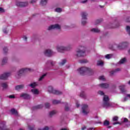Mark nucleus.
Returning <instances> with one entry per match:
<instances>
[{
    "instance_id": "obj_54",
    "label": "nucleus",
    "mask_w": 130,
    "mask_h": 130,
    "mask_svg": "<svg viewBox=\"0 0 130 130\" xmlns=\"http://www.w3.org/2000/svg\"><path fill=\"white\" fill-rule=\"evenodd\" d=\"M113 125H115V124H120V123L119 122H115L113 123Z\"/></svg>"
},
{
    "instance_id": "obj_12",
    "label": "nucleus",
    "mask_w": 130,
    "mask_h": 130,
    "mask_svg": "<svg viewBox=\"0 0 130 130\" xmlns=\"http://www.w3.org/2000/svg\"><path fill=\"white\" fill-rule=\"evenodd\" d=\"M20 97L24 98V99H30V95L26 93H22L20 95Z\"/></svg>"
},
{
    "instance_id": "obj_55",
    "label": "nucleus",
    "mask_w": 130,
    "mask_h": 130,
    "mask_svg": "<svg viewBox=\"0 0 130 130\" xmlns=\"http://www.w3.org/2000/svg\"><path fill=\"white\" fill-rule=\"evenodd\" d=\"M37 2V0H32L31 1H30V4H34Z\"/></svg>"
},
{
    "instance_id": "obj_18",
    "label": "nucleus",
    "mask_w": 130,
    "mask_h": 130,
    "mask_svg": "<svg viewBox=\"0 0 130 130\" xmlns=\"http://www.w3.org/2000/svg\"><path fill=\"white\" fill-rule=\"evenodd\" d=\"M23 88H24V85H17L16 86H15V90H17V91H19V90L23 89Z\"/></svg>"
},
{
    "instance_id": "obj_39",
    "label": "nucleus",
    "mask_w": 130,
    "mask_h": 130,
    "mask_svg": "<svg viewBox=\"0 0 130 130\" xmlns=\"http://www.w3.org/2000/svg\"><path fill=\"white\" fill-rule=\"evenodd\" d=\"M61 8H58L55 9V12H57V13H61Z\"/></svg>"
},
{
    "instance_id": "obj_40",
    "label": "nucleus",
    "mask_w": 130,
    "mask_h": 130,
    "mask_svg": "<svg viewBox=\"0 0 130 130\" xmlns=\"http://www.w3.org/2000/svg\"><path fill=\"white\" fill-rule=\"evenodd\" d=\"M98 93L101 96H105L104 92L102 91H99Z\"/></svg>"
},
{
    "instance_id": "obj_49",
    "label": "nucleus",
    "mask_w": 130,
    "mask_h": 130,
    "mask_svg": "<svg viewBox=\"0 0 130 130\" xmlns=\"http://www.w3.org/2000/svg\"><path fill=\"white\" fill-rule=\"evenodd\" d=\"M125 21L127 22H130V17H127Z\"/></svg>"
},
{
    "instance_id": "obj_7",
    "label": "nucleus",
    "mask_w": 130,
    "mask_h": 130,
    "mask_svg": "<svg viewBox=\"0 0 130 130\" xmlns=\"http://www.w3.org/2000/svg\"><path fill=\"white\" fill-rule=\"evenodd\" d=\"M82 113L85 115H87L89 113V110H88V105H83L82 107Z\"/></svg>"
},
{
    "instance_id": "obj_62",
    "label": "nucleus",
    "mask_w": 130,
    "mask_h": 130,
    "mask_svg": "<svg viewBox=\"0 0 130 130\" xmlns=\"http://www.w3.org/2000/svg\"><path fill=\"white\" fill-rule=\"evenodd\" d=\"M88 130H95V129H94V128L93 127H90V128H89Z\"/></svg>"
},
{
    "instance_id": "obj_64",
    "label": "nucleus",
    "mask_w": 130,
    "mask_h": 130,
    "mask_svg": "<svg viewBox=\"0 0 130 130\" xmlns=\"http://www.w3.org/2000/svg\"><path fill=\"white\" fill-rule=\"evenodd\" d=\"M61 130H67V128H62Z\"/></svg>"
},
{
    "instance_id": "obj_9",
    "label": "nucleus",
    "mask_w": 130,
    "mask_h": 130,
    "mask_svg": "<svg viewBox=\"0 0 130 130\" xmlns=\"http://www.w3.org/2000/svg\"><path fill=\"white\" fill-rule=\"evenodd\" d=\"M16 6L19 8H24L28 6V2H17Z\"/></svg>"
},
{
    "instance_id": "obj_57",
    "label": "nucleus",
    "mask_w": 130,
    "mask_h": 130,
    "mask_svg": "<svg viewBox=\"0 0 130 130\" xmlns=\"http://www.w3.org/2000/svg\"><path fill=\"white\" fill-rule=\"evenodd\" d=\"M128 121V119H127V118H125L124 119V122H127Z\"/></svg>"
},
{
    "instance_id": "obj_42",
    "label": "nucleus",
    "mask_w": 130,
    "mask_h": 130,
    "mask_svg": "<svg viewBox=\"0 0 130 130\" xmlns=\"http://www.w3.org/2000/svg\"><path fill=\"white\" fill-rule=\"evenodd\" d=\"M118 120V117L115 116L113 118V121H117Z\"/></svg>"
},
{
    "instance_id": "obj_45",
    "label": "nucleus",
    "mask_w": 130,
    "mask_h": 130,
    "mask_svg": "<svg viewBox=\"0 0 130 130\" xmlns=\"http://www.w3.org/2000/svg\"><path fill=\"white\" fill-rule=\"evenodd\" d=\"M49 127H48V126H45V127L42 129H41V128L39 129V130H49Z\"/></svg>"
},
{
    "instance_id": "obj_61",
    "label": "nucleus",
    "mask_w": 130,
    "mask_h": 130,
    "mask_svg": "<svg viewBox=\"0 0 130 130\" xmlns=\"http://www.w3.org/2000/svg\"><path fill=\"white\" fill-rule=\"evenodd\" d=\"M87 1L88 0H85V1H82V4H85V3H87Z\"/></svg>"
},
{
    "instance_id": "obj_14",
    "label": "nucleus",
    "mask_w": 130,
    "mask_h": 130,
    "mask_svg": "<svg viewBox=\"0 0 130 130\" xmlns=\"http://www.w3.org/2000/svg\"><path fill=\"white\" fill-rule=\"evenodd\" d=\"M111 105L109 102H104L103 103V107L107 108V107H110Z\"/></svg>"
},
{
    "instance_id": "obj_32",
    "label": "nucleus",
    "mask_w": 130,
    "mask_h": 130,
    "mask_svg": "<svg viewBox=\"0 0 130 130\" xmlns=\"http://www.w3.org/2000/svg\"><path fill=\"white\" fill-rule=\"evenodd\" d=\"M80 97H82V98H86V94H85V92L83 91H82L80 93Z\"/></svg>"
},
{
    "instance_id": "obj_60",
    "label": "nucleus",
    "mask_w": 130,
    "mask_h": 130,
    "mask_svg": "<svg viewBox=\"0 0 130 130\" xmlns=\"http://www.w3.org/2000/svg\"><path fill=\"white\" fill-rule=\"evenodd\" d=\"M76 107L78 108L80 107V104H79V103H76Z\"/></svg>"
},
{
    "instance_id": "obj_11",
    "label": "nucleus",
    "mask_w": 130,
    "mask_h": 130,
    "mask_svg": "<svg viewBox=\"0 0 130 130\" xmlns=\"http://www.w3.org/2000/svg\"><path fill=\"white\" fill-rule=\"evenodd\" d=\"M44 53L46 56H48L49 57L52 55L53 52L51 50L48 49L45 50Z\"/></svg>"
},
{
    "instance_id": "obj_43",
    "label": "nucleus",
    "mask_w": 130,
    "mask_h": 130,
    "mask_svg": "<svg viewBox=\"0 0 130 130\" xmlns=\"http://www.w3.org/2000/svg\"><path fill=\"white\" fill-rule=\"evenodd\" d=\"M126 31L128 32L129 35H130V27L129 26H126Z\"/></svg>"
},
{
    "instance_id": "obj_56",
    "label": "nucleus",
    "mask_w": 130,
    "mask_h": 130,
    "mask_svg": "<svg viewBox=\"0 0 130 130\" xmlns=\"http://www.w3.org/2000/svg\"><path fill=\"white\" fill-rule=\"evenodd\" d=\"M3 32L5 34H7V33H8V30H7V29H3Z\"/></svg>"
},
{
    "instance_id": "obj_6",
    "label": "nucleus",
    "mask_w": 130,
    "mask_h": 130,
    "mask_svg": "<svg viewBox=\"0 0 130 130\" xmlns=\"http://www.w3.org/2000/svg\"><path fill=\"white\" fill-rule=\"evenodd\" d=\"M128 46V43H127V42H123L120 43L117 46V48H118V49H124V48H125V47H127V46Z\"/></svg>"
},
{
    "instance_id": "obj_20",
    "label": "nucleus",
    "mask_w": 130,
    "mask_h": 130,
    "mask_svg": "<svg viewBox=\"0 0 130 130\" xmlns=\"http://www.w3.org/2000/svg\"><path fill=\"white\" fill-rule=\"evenodd\" d=\"M31 92L35 95H38V94H39V91H38V89H31Z\"/></svg>"
},
{
    "instance_id": "obj_31",
    "label": "nucleus",
    "mask_w": 130,
    "mask_h": 130,
    "mask_svg": "<svg viewBox=\"0 0 130 130\" xmlns=\"http://www.w3.org/2000/svg\"><path fill=\"white\" fill-rule=\"evenodd\" d=\"M56 113V111H52L50 112V117H52L53 115H54Z\"/></svg>"
},
{
    "instance_id": "obj_25",
    "label": "nucleus",
    "mask_w": 130,
    "mask_h": 130,
    "mask_svg": "<svg viewBox=\"0 0 130 130\" xmlns=\"http://www.w3.org/2000/svg\"><path fill=\"white\" fill-rule=\"evenodd\" d=\"M1 86L3 88V89H7L8 88V84H7V83H2Z\"/></svg>"
},
{
    "instance_id": "obj_28",
    "label": "nucleus",
    "mask_w": 130,
    "mask_h": 130,
    "mask_svg": "<svg viewBox=\"0 0 130 130\" xmlns=\"http://www.w3.org/2000/svg\"><path fill=\"white\" fill-rule=\"evenodd\" d=\"M7 61H8V58L5 57L2 60V65L5 64V63H7Z\"/></svg>"
},
{
    "instance_id": "obj_5",
    "label": "nucleus",
    "mask_w": 130,
    "mask_h": 130,
    "mask_svg": "<svg viewBox=\"0 0 130 130\" xmlns=\"http://www.w3.org/2000/svg\"><path fill=\"white\" fill-rule=\"evenodd\" d=\"M28 72H31V70L28 68L22 69L18 72V76L20 77V76H22L23 74H25V73H27Z\"/></svg>"
},
{
    "instance_id": "obj_46",
    "label": "nucleus",
    "mask_w": 130,
    "mask_h": 130,
    "mask_svg": "<svg viewBox=\"0 0 130 130\" xmlns=\"http://www.w3.org/2000/svg\"><path fill=\"white\" fill-rule=\"evenodd\" d=\"M3 51H4V53H7V52H8V48L4 47L3 48Z\"/></svg>"
},
{
    "instance_id": "obj_33",
    "label": "nucleus",
    "mask_w": 130,
    "mask_h": 130,
    "mask_svg": "<svg viewBox=\"0 0 130 130\" xmlns=\"http://www.w3.org/2000/svg\"><path fill=\"white\" fill-rule=\"evenodd\" d=\"M80 63H86V62H88V60L86 59H82L79 60Z\"/></svg>"
},
{
    "instance_id": "obj_19",
    "label": "nucleus",
    "mask_w": 130,
    "mask_h": 130,
    "mask_svg": "<svg viewBox=\"0 0 130 130\" xmlns=\"http://www.w3.org/2000/svg\"><path fill=\"white\" fill-rule=\"evenodd\" d=\"M125 86V85H121L119 87V89L120 90L122 93H124L126 92L125 89H124Z\"/></svg>"
},
{
    "instance_id": "obj_23",
    "label": "nucleus",
    "mask_w": 130,
    "mask_h": 130,
    "mask_svg": "<svg viewBox=\"0 0 130 130\" xmlns=\"http://www.w3.org/2000/svg\"><path fill=\"white\" fill-rule=\"evenodd\" d=\"M104 102H108L109 101V98L107 95H104L103 99Z\"/></svg>"
},
{
    "instance_id": "obj_52",
    "label": "nucleus",
    "mask_w": 130,
    "mask_h": 130,
    "mask_svg": "<svg viewBox=\"0 0 130 130\" xmlns=\"http://www.w3.org/2000/svg\"><path fill=\"white\" fill-rule=\"evenodd\" d=\"M128 100V99L127 98V97H125V98H124L123 102H125V101H127Z\"/></svg>"
},
{
    "instance_id": "obj_59",
    "label": "nucleus",
    "mask_w": 130,
    "mask_h": 130,
    "mask_svg": "<svg viewBox=\"0 0 130 130\" xmlns=\"http://www.w3.org/2000/svg\"><path fill=\"white\" fill-rule=\"evenodd\" d=\"M86 126H83V127H82L81 129H82V130H84V129H86Z\"/></svg>"
},
{
    "instance_id": "obj_63",
    "label": "nucleus",
    "mask_w": 130,
    "mask_h": 130,
    "mask_svg": "<svg viewBox=\"0 0 130 130\" xmlns=\"http://www.w3.org/2000/svg\"><path fill=\"white\" fill-rule=\"evenodd\" d=\"M127 97L130 98V94H127Z\"/></svg>"
},
{
    "instance_id": "obj_47",
    "label": "nucleus",
    "mask_w": 130,
    "mask_h": 130,
    "mask_svg": "<svg viewBox=\"0 0 130 130\" xmlns=\"http://www.w3.org/2000/svg\"><path fill=\"white\" fill-rule=\"evenodd\" d=\"M48 62H50V64H51V66H54V64H55V62H53L51 60L48 61Z\"/></svg>"
},
{
    "instance_id": "obj_21",
    "label": "nucleus",
    "mask_w": 130,
    "mask_h": 130,
    "mask_svg": "<svg viewBox=\"0 0 130 130\" xmlns=\"http://www.w3.org/2000/svg\"><path fill=\"white\" fill-rule=\"evenodd\" d=\"M10 111L13 114H14L15 115H18V111L16 110V109H12Z\"/></svg>"
},
{
    "instance_id": "obj_1",
    "label": "nucleus",
    "mask_w": 130,
    "mask_h": 130,
    "mask_svg": "<svg viewBox=\"0 0 130 130\" xmlns=\"http://www.w3.org/2000/svg\"><path fill=\"white\" fill-rule=\"evenodd\" d=\"M77 71L82 76H84L85 73H88L89 75H93V74H94L93 70L87 67H82L78 69Z\"/></svg>"
},
{
    "instance_id": "obj_48",
    "label": "nucleus",
    "mask_w": 130,
    "mask_h": 130,
    "mask_svg": "<svg viewBox=\"0 0 130 130\" xmlns=\"http://www.w3.org/2000/svg\"><path fill=\"white\" fill-rule=\"evenodd\" d=\"M70 110V108L68 107L67 106H65V111H69Z\"/></svg>"
},
{
    "instance_id": "obj_27",
    "label": "nucleus",
    "mask_w": 130,
    "mask_h": 130,
    "mask_svg": "<svg viewBox=\"0 0 130 130\" xmlns=\"http://www.w3.org/2000/svg\"><path fill=\"white\" fill-rule=\"evenodd\" d=\"M48 0H41V6H45L46 4H47Z\"/></svg>"
},
{
    "instance_id": "obj_16",
    "label": "nucleus",
    "mask_w": 130,
    "mask_h": 130,
    "mask_svg": "<svg viewBox=\"0 0 130 130\" xmlns=\"http://www.w3.org/2000/svg\"><path fill=\"white\" fill-rule=\"evenodd\" d=\"M43 108V105H39L32 107V110H36V109H41Z\"/></svg>"
},
{
    "instance_id": "obj_41",
    "label": "nucleus",
    "mask_w": 130,
    "mask_h": 130,
    "mask_svg": "<svg viewBox=\"0 0 130 130\" xmlns=\"http://www.w3.org/2000/svg\"><path fill=\"white\" fill-rule=\"evenodd\" d=\"M45 106L46 108H49V107H50V104L46 103L45 104Z\"/></svg>"
},
{
    "instance_id": "obj_58",
    "label": "nucleus",
    "mask_w": 130,
    "mask_h": 130,
    "mask_svg": "<svg viewBox=\"0 0 130 130\" xmlns=\"http://www.w3.org/2000/svg\"><path fill=\"white\" fill-rule=\"evenodd\" d=\"M23 38L24 40H25V41H27V37L24 36H23Z\"/></svg>"
},
{
    "instance_id": "obj_10",
    "label": "nucleus",
    "mask_w": 130,
    "mask_h": 130,
    "mask_svg": "<svg viewBox=\"0 0 130 130\" xmlns=\"http://www.w3.org/2000/svg\"><path fill=\"white\" fill-rule=\"evenodd\" d=\"M53 29H57L58 30H60V25H59L58 24L52 25L49 26L48 30H52Z\"/></svg>"
},
{
    "instance_id": "obj_3",
    "label": "nucleus",
    "mask_w": 130,
    "mask_h": 130,
    "mask_svg": "<svg viewBox=\"0 0 130 130\" xmlns=\"http://www.w3.org/2000/svg\"><path fill=\"white\" fill-rule=\"evenodd\" d=\"M48 91L49 93H52L55 95H61V94H62V92L61 91L54 89L52 86H49Z\"/></svg>"
},
{
    "instance_id": "obj_37",
    "label": "nucleus",
    "mask_w": 130,
    "mask_h": 130,
    "mask_svg": "<svg viewBox=\"0 0 130 130\" xmlns=\"http://www.w3.org/2000/svg\"><path fill=\"white\" fill-rule=\"evenodd\" d=\"M102 22V20L101 19H98L95 21V25H98V24H100V23H101Z\"/></svg>"
},
{
    "instance_id": "obj_2",
    "label": "nucleus",
    "mask_w": 130,
    "mask_h": 130,
    "mask_svg": "<svg viewBox=\"0 0 130 130\" xmlns=\"http://www.w3.org/2000/svg\"><path fill=\"white\" fill-rule=\"evenodd\" d=\"M71 48H72L71 46L66 47L63 46H57L56 49L58 52H64L65 51H67V50H71Z\"/></svg>"
},
{
    "instance_id": "obj_22",
    "label": "nucleus",
    "mask_w": 130,
    "mask_h": 130,
    "mask_svg": "<svg viewBox=\"0 0 130 130\" xmlns=\"http://www.w3.org/2000/svg\"><path fill=\"white\" fill-rule=\"evenodd\" d=\"M110 124V122H109V121L106 120L104 121L103 125L105 126H108Z\"/></svg>"
},
{
    "instance_id": "obj_34",
    "label": "nucleus",
    "mask_w": 130,
    "mask_h": 130,
    "mask_svg": "<svg viewBox=\"0 0 130 130\" xmlns=\"http://www.w3.org/2000/svg\"><path fill=\"white\" fill-rule=\"evenodd\" d=\"M113 55L112 54H107L106 56H105V57L106 58H107L108 59H109V58H111V57H112Z\"/></svg>"
},
{
    "instance_id": "obj_4",
    "label": "nucleus",
    "mask_w": 130,
    "mask_h": 130,
    "mask_svg": "<svg viewBox=\"0 0 130 130\" xmlns=\"http://www.w3.org/2000/svg\"><path fill=\"white\" fill-rule=\"evenodd\" d=\"M85 51H86V48L82 47L79 49L77 51V56H84L85 55Z\"/></svg>"
},
{
    "instance_id": "obj_26",
    "label": "nucleus",
    "mask_w": 130,
    "mask_h": 130,
    "mask_svg": "<svg viewBox=\"0 0 130 130\" xmlns=\"http://www.w3.org/2000/svg\"><path fill=\"white\" fill-rule=\"evenodd\" d=\"M29 87H31V88H34L35 87H36V86H37V83L36 82H34L29 84Z\"/></svg>"
},
{
    "instance_id": "obj_15",
    "label": "nucleus",
    "mask_w": 130,
    "mask_h": 130,
    "mask_svg": "<svg viewBox=\"0 0 130 130\" xmlns=\"http://www.w3.org/2000/svg\"><path fill=\"white\" fill-rule=\"evenodd\" d=\"M87 16H88V14L86 12H83L81 13L82 20H87Z\"/></svg>"
},
{
    "instance_id": "obj_13",
    "label": "nucleus",
    "mask_w": 130,
    "mask_h": 130,
    "mask_svg": "<svg viewBox=\"0 0 130 130\" xmlns=\"http://www.w3.org/2000/svg\"><path fill=\"white\" fill-rule=\"evenodd\" d=\"M99 86L104 89H107L109 87V84L108 83H101L99 84Z\"/></svg>"
},
{
    "instance_id": "obj_24",
    "label": "nucleus",
    "mask_w": 130,
    "mask_h": 130,
    "mask_svg": "<svg viewBox=\"0 0 130 130\" xmlns=\"http://www.w3.org/2000/svg\"><path fill=\"white\" fill-rule=\"evenodd\" d=\"M91 32H93L94 33H99L100 32V30L98 28H92L91 29Z\"/></svg>"
},
{
    "instance_id": "obj_8",
    "label": "nucleus",
    "mask_w": 130,
    "mask_h": 130,
    "mask_svg": "<svg viewBox=\"0 0 130 130\" xmlns=\"http://www.w3.org/2000/svg\"><path fill=\"white\" fill-rule=\"evenodd\" d=\"M11 76L10 73H5L0 76V80H7Z\"/></svg>"
},
{
    "instance_id": "obj_50",
    "label": "nucleus",
    "mask_w": 130,
    "mask_h": 130,
    "mask_svg": "<svg viewBox=\"0 0 130 130\" xmlns=\"http://www.w3.org/2000/svg\"><path fill=\"white\" fill-rule=\"evenodd\" d=\"M81 23L82 25H86V24H87V21L86 20H82Z\"/></svg>"
},
{
    "instance_id": "obj_53",
    "label": "nucleus",
    "mask_w": 130,
    "mask_h": 130,
    "mask_svg": "<svg viewBox=\"0 0 130 130\" xmlns=\"http://www.w3.org/2000/svg\"><path fill=\"white\" fill-rule=\"evenodd\" d=\"M9 98L10 99H12L13 98H15V95H9Z\"/></svg>"
},
{
    "instance_id": "obj_36",
    "label": "nucleus",
    "mask_w": 130,
    "mask_h": 130,
    "mask_svg": "<svg viewBox=\"0 0 130 130\" xmlns=\"http://www.w3.org/2000/svg\"><path fill=\"white\" fill-rule=\"evenodd\" d=\"M97 64L98 66H103V64H104V62L102 61H98Z\"/></svg>"
},
{
    "instance_id": "obj_44",
    "label": "nucleus",
    "mask_w": 130,
    "mask_h": 130,
    "mask_svg": "<svg viewBox=\"0 0 130 130\" xmlns=\"http://www.w3.org/2000/svg\"><path fill=\"white\" fill-rule=\"evenodd\" d=\"M99 80H101V81H105V78H104V76H100Z\"/></svg>"
},
{
    "instance_id": "obj_30",
    "label": "nucleus",
    "mask_w": 130,
    "mask_h": 130,
    "mask_svg": "<svg viewBox=\"0 0 130 130\" xmlns=\"http://www.w3.org/2000/svg\"><path fill=\"white\" fill-rule=\"evenodd\" d=\"M126 61V59L125 58H123L119 61V63L122 64L124 63L125 61Z\"/></svg>"
},
{
    "instance_id": "obj_51",
    "label": "nucleus",
    "mask_w": 130,
    "mask_h": 130,
    "mask_svg": "<svg viewBox=\"0 0 130 130\" xmlns=\"http://www.w3.org/2000/svg\"><path fill=\"white\" fill-rule=\"evenodd\" d=\"M0 12L1 13H5V10L3 8H0Z\"/></svg>"
},
{
    "instance_id": "obj_17",
    "label": "nucleus",
    "mask_w": 130,
    "mask_h": 130,
    "mask_svg": "<svg viewBox=\"0 0 130 130\" xmlns=\"http://www.w3.org/2000/svg\"><path fill=\"white\" fill-rule=\"evenodd\" d=\"M120 71V69L117 68L116 69H115L114 70H113L111 71L110 73V76H113L115 73H117V72H119Z\"/></svg>"
},
{
    "instance_id": "obj_38",
    "label": "nucleus",
    "mask_w": 130,
    "mask_h": 130,
    "mask_svg": "<svg viewBox=\"0 0 130 130\" xmlns=\"http://www.w3.org/2000/svg\"><path fill=\"white\" fill-rule=\"evenodd\" d=\"M46 76V74H43L41 77L39 78V81H42L43 79H44V77Z\"/></svg>"
},
{
    "instance_id": "obj_35",
    "label": "nucleus",
    "mask_w": 130,
    "mask_h": 130,
    "mask_svg": "<svg viewBox=\"0 0 130 130\" xmlns=\"http://www.w3.org/2000/svg\"><path fill=\"white\" fill-rule=\"evenodd\" d=\"M66 62H67V60L66 59H63L62 60V62L59 63L60 66H64V63H66Z\"/></svg>"
},
{
    "instance_id": "obj_29",
    "label": "nucleus",
    "mask_w": 130,
    "mask_h": 130,
    "mask_svg": "<svg viewBox=\"0 0 130 130\" xmlns=\"http://www.w3.org/2000/svg\"><path fill=\"white\" fill-rule=\"evenodd\" d=\"M52 103L54 105L59 104V103H60V101H57V100H53Z\"/></svg>"
}]
</instances>
